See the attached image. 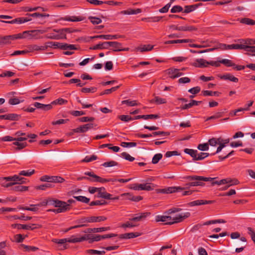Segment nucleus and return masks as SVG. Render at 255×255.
Wrapping results in <instances>:
<instances>
[{"label": "nucleus", "instance_id": "obj_57", "mask_svg": "<svg viewBox=\"0 0 255 255\" xmlns=\"http://www.w3.org/2000/svg\"><path fill=\"white\" fill-rule=\"evenodd\" d=\"M117 165H118V163L114 160L106 162L102 164V166L105 167H112Z\"/></svg>", "mask_w": 255, "mask_h": 255}, {"label": "nucleus", "instance_id": "obj_18", "mask_svg": "<svg viewBox=\"0 0 255 255\" xmlns=\"http://www.w3.org/2000/svg\"><path fill=\"white\" fill-rule=\"evenodd\" d=\"M93 237L92 234H85L83 236L81 237H76V236H74V243H80L84 241L88 240L89 242L92 240V238Z\"/></svg>", "mask_w": 255, "mask_h": 255}, {"label": "nucleus", "instance_id": "obj_31", "mask_svg": "<svg viewBox=\"0 0 255 255\" xmlns=\"http://www.w3.org/2000/svg\"><path fill=\"white\" fill-rule=\"evenodd\" d=\"M141 12V9L140 8H136V9H131L129 8L127 10L122 11L121 12L122 13L124 14H136L138 13H139Z\"/></svg>", "mask_w": 255, "mask_h": 255}, {"label": "nucleus", "instance_id": "obj_63", "mask_svg": "<svg viewBox=\"0 0 255 255\" xmlns=\"http://www.w3.org/2000/svg\"><path fill=\"white\" fill-rule=\"evenodd\" d=\"M122 157L125 159L129 161H133L134 160V158L131 156L128 153L124 152L121 153Z\"/></svg>", "mask_w": 255, "mask_h": 255}, {"label": "nucleus", "instance_id": "obj_16", "mask_svg": "<svg viewBox=\"0 0 255 255\" xmlns=\"http://www.w3.org/2000/svg\"><path fill=\"white\" fill-rule=\"evenodd\" d=\"M149 212H144L135 215V217L130 218L129 221L132 222H139L144 220L147 216H149Z\"/></svg>", "mask_w": 255, "mask_h": 255}, {"label": "nucleus", "instance_id": "obj_52", "mask_svg": "<svg viewBox=\"0 0 255 255\" xmlns=\"http://www.w3.org/2000/svg\"><path fill=\"white\" fill-rule=\"evenodd\" d=\"M209 154L205 152H200L199 154L197 153L195 160H201L204 159L205 158L208 157Z\"/></svg>", "mask_w": 255, "mask_h": 255}, {"label": "nucleus", "instance_id": "obj_23", "mask_svg": "<svg viewBox=\"0 0 255 255\" xmlns=\"http://www.w3.org/2000/svg\"><path fill=\"white\" fill-rule=\"evenodd\" d=\"M33 105L35 108L42 109L44 111H48L52 108V106L51 104L45 105L38 102H35Z\"/></svg>", "mask_w": 255, "mask_h": 255}, {"label": "nucleus", "instance_id": "obj_37", "mask_svg": "<svg viewBox=\"0 0 255 255\" xmlns=\"http://www.w3.org/2000/svg\"><path fill=\"white\" fill-rule=\"evenodd\" d=\"M202 94L203 96H215L219 97L221 93H220L218 91L213 92L212 91L205 90V91H203L202 92Z\"/></svg>", "mask_w": 255, "mask_h": 255}, {"label": "nucleus", "instance_id": "obj_8", "mask_svg": "<svg viewBox=\"0 0 255 255\" xmlns=\"http://www.w3.org/2000/svg\"><path fill=\"white\" fill-rule=\"evenodd\" d=\"M25 11H32L37 10V12H34L32 14L27 13L26 16H50L49 14L41 13L44 11V9L41 7H34L33 8H30L29 7H25L24 8Z\"/></svg>", "mask_w": 255, "mask_h": 255}, {"label": "nucleus", "instance_id": "obj_36", "mask_svg": "<svg viewBox=\"0 0 255 255\" xmlns=\"http://www.w3.org/2000/svg\"><path fill=\"white\" fill-rule=\"evenodd\" d=\"M221 79L224 80H228L232 82H238L239 80L237 78L235 77L234 76L231 74H227L226 75H223L221 77Z\"/></svg>", "mask_w": 255, "mask_h": 255}, {"label": "nucleus", "instance_id": "obj_24", "mask_svg": "<svg viewBox=\"0 0 255 255\" xmlns=\"http://www.w3.org/2000/svg\"><path fill=\"white\" fill-rule=\"evenodd\" d=\"M41 226L38 224H32L29 225H22L20 224V229L27 230H33L35 229H38L41 228Z\"/></svg>", "mask_w": 255, "mask_h": 255}, {"label": "nucleus", "instance_id": "obj_7", "mask_svg": "<svg viewBox=\"0 0 255 255\" xmlns=\"http://www.w3.org/2000/svg\"><path fill=\"white\" fill-rule=\"evenodd\" d=\"M40 181L47 182L62 183L64 179L60 176L44 175L40 177Z\"/></svg>", "mask_w": 255, "mask_h": 255}, {"label": "nucleus", "instance_id": "obj_27", "mask_svg": "<svg viewBox=\"0 0 255 255\" xmlns=\"http://www.w3.org/2000/svg\"><path fill=\"white\" fill-rule=\"evenodd\" d=\"M119 37V36L117 35H96L91 38L92 39L94 38H100V39H104L106 40H112L114 39H117Z\"/></svg>", "mask_w": 255, "mask_h": 255}, {"label": "nucleus", "instance_id": "obj_29", "mask_svg": "<svg viewBox=\"0 0 255 255\" xmlns=\"http://www.w3.org/2000/svg\"><path fill=\"white\" fill-rule=\"evenodd\" d=\"M201 101H196L194 100H192L190 101V102L189 104H186L181 107L182 110H186L191 108L194 106H198L200 103H201Z\"/></svg>", "mask_w": 255, "mask_h": 255}, {"label": "nucleus", "instance_id": "obj_53", "mask_svg": "<svg viewBox=\"0 0 255 255\" xmlns=\"http://www.w3.org/2000/svg\"><path fill=\"white\" fill-rule=\"evenodd\" d=\"M74 198H75L77 201L85 203H88L90 201L89 198L83 196H74Z\"/></svg>", "mask_w": 255, "mask_h": 255}, {"label": "nucleus", "instance_id": "obj_42", "mask_svg": "<svg viewBox=\"0 0 255 255\" xmlns=\"http://www.w3.org/2000/svg\"><path fill=\"white\" fill-rule=\"evenodd\" d=\"M13 144L17 146V147H16V149L17 150L22 149L27 145L26 142H20L18 141H15V142H14L13 143Z\"/></svg>", "mask_w": 255, "mask_h": 255}, {"label": "nucleus", "instance_id": "obj_35", "mask_svg": "<svg viewBox=\"0 0 255 255\" xmlns=\"http://www.w3.org/2000/svg\"><path fill=\"white\" fill-rule=\"evenodd\" d=\"M140 190L151 191L153 189V184L149 183L139 184Z\"/></svg>", "mask_w": 255, "mask_h": 255}, {"label": "nucleus", "instance_id": "obj_40", "mask_svg": "<svg viewBox=\"0 0 255 255\" xmlns=\"http://www.w3.org/2000/svg\"><path fill=\"white\" fill-rule=\"evenodd\" d=\"M184 151L185 153L189 154L192 157H193V159L194 160H195V158L197 153V151L196 150L185 148Z\"/></svg>", "mask_w": 255, "mask_h": 255}, {"label": "nucleus", "instance_id": "obj_64", "mask_svg": "<svg viewBox=\"0 0 255 255\" xmlns=\"http://www.w3.org/2000/svg\"><path fill=\"white\" fill-rule=\"evenodd\" d=\"M183 10V8L180 5H175L172 7L171 9V12L172 13H176L182 11Z\"/></svg>", "mask_w": 255, "mask_h": 255}, {"label": "nucleus", "instance_id": "obj_19", "mask_svg": "<svg viewBox=\"0 0 255 255\" xmlns=\"http://www.w3.org/2000/svg\"><path fill=\"white\" fill-rule=\"evenodd\" d=\"M111 228L110 227H101V228H88L85 231H84V233H99L102 232L104 231H106L110 230Z\"/></svg>", "mask_w": 255, "mask_h": 255}, {"label": "nucleus", "instance_id": "obj_30", "mask_svg": "<svg viewBox=\"0 0 255 255\" xmlns=\"http://www.w3.org/2000/svg\"><path fill=\"white\" fill-rule=\"evenodd\" d=\"M192 41V39H177L168 40L165 42V44H176V43H189Z\"/></svg>", "mask_w": 255, "mask_h": 255}, {"label": "nucleus", "instance_id": "obj_6", "mask_svg": "<svg viewBox=\"0 0 255 255\" xmlns=\"http://www.w3.org/2000/svg\"><path fill=\"white\" fill-rule=\"evenodd\" d=\"M52 205L58 208L54 209H49L47 210L48 212H53L56 214H58L67 211V208L66 207L63 206L61 203V201L60 200L55 199L54 202H52Z\"/></svg>", "mask_w": 255, "mask_h": 255}, {"label": "nucleus", "instance_id": "obj_17", "mask_svg": "<svg viewBox=\"0 0 255 255\" xmlns=\"http://www.w3.org/2000/svg\"><path fill=\"white\" fill-rule=\"evenodd\" d=\"M16 39V37L15 34L0 37V45L9 44L11 42V41Z\"/></svg>", "mask_w": 255, "mask_h": 255}, {"label": "nucleus", "instance_id": "obj_61", "mask_svg": "<svg viewBox=\"0 0 255 255\" xmlns=\"http://www.w3.org/2000/svg\"><path fill=\"white\" fill-rule=\"evenodd\" d=\"M197 148L201 151H206L209 149V144L208 143H204L202 144H199Z\"/></svg>", "mask_w": 255, "mask_h": 255}, {"label": "nucleus", "instance_id": "obj_49", "mask_svg": "<svg viewBox=\"0 0 255 255\" xmlns=\"http://www.w3.org/2000/svg\"><path fill=\"white\" fill-rule=\"evenodd\" d=\"M245 45L233 44L228 45V50L230 49H244Z\"/></svg>", "mask_w": 255, "mask_h": 255}, {"label": "nucleus", "instance_id": "obj_55", "mask_svg": "<svg viewBox=\"0 0 255 255\" xmlns=\"http://www.w3.org/2000/svg\"><path fill=\"white\" fill-rule=\"evenodd\" d=\"M35 172V170L34 169L33 170H28L27 171H25V170H22V171H21L19 174L20 175H23V176H31V175L33 174Z\"/></svg>", "mask_w": 255, "mask_h": 255}, {"label": "nucleus", "instance_id": "obj_15", "mask_svg": "<svg viewBox=\"0 0 255 255\" xmlns=\"http://www.w3.org/2000/svg\"><path fill=\"white\" fill-rule=\"evenodd\" d=\"M31 20V18H27V17L24 18L23 17H19L14 19L9 20V21H4V20H0V22L6 23H10V24H21L29 21Z\"/></svg>", "mask_w": 255, "mask_h": 255}, {"label": "nucleus", "instance_id": "obj_43", "mask_svg": "<svg viewBox=\"0 0 255 255\" xmlns=\"http://www.w3.org/2000/svg\"><path fill=\"white\" fill-rule=\"evenodd\" d=\"M137 226L138 225L135 224L132 221H130L129 220V221H128L125 223L122 224L121 227L125 229L127 228H133L137 227Z\"/></svg>", "mask_w": 255, "mask_h": 255}, {"label": "nucleus", "instance_id": "obj_51", "mask_svg": "<svg viewBox=\"0 0 255 255\" xmlns=\"http://www.w3.org/2000/svg\"><path fill=\"white\" fill-rule=\"evenodd\" d=\"M220 63L225 65L227 67H233L234 66H235V64L233 63L231 60L226 59H224L220 60Z\"/></svg>", "mask_w": 255, "mask_h": 255}, {"label": "nucleus", "instance_id": "obj_12", "mask_svg": "<svg viewBox=\"0 0 255 255\" xmlns=\"http://www.w3.org/2000/svg\"><path fill=\"white\" fill-rule=\"evenodd\" d=\"M52 242L58 244L63 245V249H67V245H65L66 243H75L74 235L72 236L70 238H64L62 239H53Z\"/></svg>", "mask_w": 255, "mask_h": 255}, {"label": "nucleus", "instance_id": "obj_38", "mask_svg": "<svg viewBox=\"0 0 255 255\" xmlns=\"http://www.w3.org/2000/svg\"><path fill=\"white\" fill-rule=\"evenodd\" d=\"M238 20L240 21V22L242 23L246 24L247 25H254L255 24V20L247 17H244L241 19H238Z\"/></svg>", "mask_w": 255, "mask_h": 255}, {"label": "nucleus", "instance_id": "obj_34", "mask_svg": "<svg viewBox=\"0 0 255 255\" xmlns=\"http://www.w3.org/2000/svg\"><path fill=\"white\" fill-rule=\"evenodd\" d=\"M104 147H108V148L112 150L113 151H114L115 152H118L120 149V148L119 146H112V144H110V143L103 144L99 146L100 148H103Z\"/></svg>", "mask_w": 255, "mask_h": 255}, {"label": "nucleus", "instance_id": "obj_20", "mask_svg": "<svg viewBox=\"0 0 255 255\" xmlns=\"http://www.w3.org/2000/svg\"><path fill=\"white\" fill-rule=\"evenodd\" d=\"M208 61L203 58L197 59L195 60L192 65L199 68L206 67Z\"/></svg>", "mask_w": 255, "mask_h": 255}, {"label": "nucleus", "instance_id": "obj_21", "mask_svg": "<svg viewBox=\"0 0 255 255\" xmlns=\"http://www.w3.org/2000/svg\"><path fill=\"white\" fill-rule=\"evenodd\" d=\"M213 202V201L211 200H198L189 203L188 205L190 206H199L211 204Z\"/></svg>", "mask_w": 255, "mask_h": 255}, {"label": "nucleus", "instance_id": "obj_45", "mask_svg": "<svg viewBox=\"0 0 255 255\" xmlns=\"http://www.w3.org/2000/svg\"><path fill=\"white\" fill-rule=\"evenodd\" d=\"M223 140L221 139V138H212L211 139H210L208 141V144H210L211 146H216L218 143L222 142Z\"/></svg>", "mask_w": 255, "mask_h": 255}, {"label": "nucleus", "instance_id": "obj_50", "mask_svg": "<svg viewBox=\"0 0 255 255\" xmlns=\"http://www.w3.org/2000/svg\"><path fill=\"white\" fill-rule=\"evenodd\" d=\"M73 131L74 132H86L88 131V129L86 127H85V125H84L83 126H80L79 127L73 129Z\"/></svg>", "mask_w": 255, "mask_h": 255}, {"label": "nucleus", "instance_id": "obj_2", "mask_svg": "<svg viewBox=\"0 0 255 255\" xmlns=\"http://www.w3.org/2000/svg\"><path fill=\"white\" fill-rule=\"evenodd\" d=\"M25 178L19 177L18 175L0 178V184L3 186L8 187L16 184H22L25 182Z\"/></svg>", "mask_w": 255, "mask_h": 255}, {"label": "nucleus", "instance_id": "obj_10", "mask_svg": "<svg viewBox=\"0 0 255 255\" xmlns=\"http://www.w3.org/2000/svg\"><path fill=\"white\" fill-rule=\"evenodd\" d=\"M85 174L86 175H88L89 176H91L93 178H96L97 180V182H100V183H105V182H116L118 181L117 180L118 179L116 178H109V179H105L103 178L96 174H95L94 173L91 172H86L85 173Z\"/></svg>", "mask_w": 255, "mask_h": 255}, {"label": "nucleus", "instance_id": "obj_44", "mask_svg": "<svg viewBox=\"0 0 255 255\" xmlns=\"http://www.w3.org/2000/svg\"><path fill=\"white\" fill-rule=\"evenodd\" d=\"M54 200L55 199H53L48 198V199H47L46 200V199L44 200L41 202L37 204V205L39 207H41V206H46L48 204L52 205V202H54Z\"/></svg>", "mask_w": 255, "mask_h": 255}, {"label": "nucleus", "instance_id": "obj_4", "mask_svg": "<svg viewBox=\"0 0 255 255\" xmlns=\"http://www.w3.org/2000/svg\"><path fill=\"white\" fill-rule=\"evenodd\" d=\"M44 31L34 30L30 31H25L22 33L16 34V39L28 38L29 39H38L40 38V34L44 32Z\"/></svg>", "mask_w": 255, "mask_h": 255}, {"label": "nucleus", "instance_id": "obj_26", "mask_svg": "<svg viewBox=\"0 0 255 255\" xmlns=\"http://www.w3.org/2000/svg\"><path fill=\"white\" fill-rule=\"evenodd\" d=\"M109 44H110L109 41L99 43V44H98L93 47H90V49L97 50V49H108Z\"/></svg>", "mask_w": 255, "mask_h": 255}, {"label": "nucleus", "instance_id": "obj_14", "mask_svg": "<svg viewBox=\"0 0 255 255\" xmlns=\"http://www.w3.org/2000/svg\"><path fill=\"white\" fill-rule=\"evenodd\" d=\"M77 222L80 224L78 225H75L74 226H72V227H70L69 228H68V229H67L65 232H68L72 229H76V228H81V227L86 226V225H85V224L90 223L89 217L82 218L81 219L77 220Z\"/></svg>", "mask_w": 255, "mask_h": 255}, {"label": "nucleus", "instance_id": "obj_9", "mask_svg": "<svg viewBox=\"0 0 255 255\" xmlns=\"http://www.w3.org/2000/svg\"><path fill=\"white\" fill-rule=\"evenodd\" d=\"M239 183V181L238 180L236 179H232L231 178H226L223 179L220 181L214 180L212 182V184L213 185L217 184V185H222V184H228L229 186L237 185Z\"/></svg>", "mask_w": 255, "mask_h": 255}, {"label": "nucleus", "instance_id": "obj_11", "mask_svg": "<svg viewBox=\"0 0 255 255\" xmlns=\"http://www.w3.org/2000/svg\"><path fill=\"white\" fill-rule=\"evenodd\" d=\"M53 48H60L63 50H73L76 49L75 45L68 44L67 43H60L58 42H54Z\"/></svg>", "mask_w": 255, "mask_h": 255}, {"label": "nucleus", "instance_id": "obj_56", "mask_svg": "<svg viewBox=\"0 0 255 255\" xmlns=\"http://www.w3.org/2000/svg\"><path fill=\"white\" fill-rule=\"evenodd\" d=\"M118 118L125 122H128L133 120V118L128 115H121L118 117Z\"/></svg>", "mask_w": 255, "mask_h": 255}, {"label": "nucleus", "instance_id": "obj_1", "mask_svg": "<svg viewBox=\"0 0 255 255\" xmlns=\"http://www.w3.org/2000/svg\"><path fill=\"white\" fill-rule=\"evenodd\" d=\"M184 178L189 180H195V181L187 183L186 185L188 187L203 186L204 185V183L203 182V181H210L212 183L213 181H214L216 179V178L205 177L203 176L197 175L187 176L185 177Z\"/></svg>", "mask_w": 255, "mask_h": 255}, {"label": "nucleus", "instance_id": "obj_22", "mask_svg": "<svg viewBox=\"0 0 255 255\" xmlns=\"http://www.w3.org/2000/svg\"><path fill=\"white\" fill-rule=\"evenodd\" d=\"M140 234L137 232L128 233L120 235V238L123 239H129L137 237L140 236Z\"/></svg>", "mask_w": 255, "mask_h": 255}, {"label": "nucleus", "instance_id": "obj_3", "mask_svg": "<svg viewBox=\"0 0 255 255\" xmlns=\"http://www.w3.org/2000/svg\"><path fill=\"white\" fill-rule=\"evenodd\" d=\"M190 216L189 212H186L175 216L166 215L165 225H172L175 223H178L182 222L184 219L188 218Z\"/></svg>", "mask_w": 255, "mask_h": 255}, {"label": "nucleus", "instance_id": "obj_58", "mask_svg": "<svg viewBox=\"0 0 255 255\" xmlns=\"http://www.w3.org/2000/svg\"><path fill=\"white\" fill-rule=\"evenodd\" d=\"M120 86H117L116 87H112V88L110 89H107L105 90L104 91H103L102 93H101V95H105V94H110L112 92H113L115 91H116L117 89H118L120 88Z\"/></svg>", "mask_w": 255, "mask_h": 255}, {"label": "nucleus", "instance_id": "obj_59", "mask_svg": "<svg viewBox=\"0 0 255 255\" xmlns=\"http://www.w3.org/2000/svg\"><path fill=\"white\" fill-rule=\"evenodd\" d=\"M95 118L94 117H83L78 119V121L82 123L93 122Z\"/></svg>", "mask_w": 255, "mask_h": 255}, {"label": "nucleus", "instance_id": "obj_5", "mask_svg": "<svg viewBox=\"0 0 255 255\" xmlns=\"http://www.w3.org/2000/svg\"><path fill=\"white\" fill-rule=\"evenodd\" d=\"M69 31L68 28H63L60 29H53L52 32L48 33L45 37L47 38L51 39H60L66 38V33Z\"/></svg>", "mask_w": 255, "mask_h": 255}, {"label": "nucleus", "instance_id": "obj_47", "mask_svg": "<svg viewBox=\"0 0 255 255\" xmlns=\"http://www.w3.org/2000/svg\"><path fill=\"white\" fill-rule=\"evenodd\" d=\"M86 253L90 255H104L106 252L104 251H98L95 250H88L86 251Z\"/></svg>", "mask_w": 255, "mask_h": 255}, {"label": "nucleus", "instance_id": "obj_39", "mask_svg": "<svg viewBox=\"0 0 255 255\" xmlns=\"http://www.w3.org/2000/svg\"><path fill=\"white\" fill-rule=\"evenodd\" d=\"M84 17H64L61 20L69 21H80L84 20Z\"/></svg>", "mask_w": 255, "mask_h": 255}, {"label": "nucleus", "instance_id": "obj_25", "mask_svg": "<svg viewBox=\"0 0 255 255\" xmlns=\"http://www.w3.org/2000/svg\"><path fill=\"white\" fill-rule=\"evenodd\" d=\"M108 48L112 47L114 51H121L122 44L116 41H109Z\"/></svg>", "mask_w": 255, "mask_h": 255}, {"label": "nucleus", "instance_id": "obj_48", "mask_svg": "<svg viewBox=\"0 0 255 255\" xmlns=\"http://www.w3.org/2000/svg\"><path fill=\"white\" fill-rule=\"evenodd\" d=\"M154 46L150 44L144 45L142 47L138 48V50L140 52H145L151 50L153 48Z\"/></svg>", "mask_w": 255, "mask_h": 255}, {"label": "nucleus", "instance_id": "obj_41", "mask_svg": "<svg viewBox=\"0 0 255 255\" xmlns=\"http://www.w3.org/2000/svg\"><path fill=\"white\" fill-rule=\"evenodd\" d=\"M162 17H146L141 19V21L146 22H158Z\"/></svg>", "mask_w": 255, "mask_h": 255}, {"label": "nucleus", "instance_id": "obj_28", "mask_svg": "<svg viewBox=\"0 0 255 255\" xmlns=\"http://www.w3.org/2000/svg\"><path fill=\"white\" fill-rule=\"evenodd\" d=\"M188 187L183 188L181 187H169L167 189L163 190V193H171L176 192H178L181 190H183L185 189H187Z\"/></svg>", "mask_w": 255, "mask_h": 255}, {"label": "nucleus", "instance_id": "obj_33", "mask_svg": "<svg viewBox=\"0 0 255 255\" xmlns=\"http://www.w3.org/2000/svg\"><path fill=\"white\" fill-rule=\"evenodd\" d=\"M90 223H97L106 221L107 218L104 216H91L89 217Z\"/></svg>", "mask_w": 255, "mask_h": 255}, {"label": "nucleus", "instance_id": "obj_54", "mask_svg": "<svg viewBox=\"0 0 255 255\" xmlns=\"http://www.w3.org/2000/svg\"><path fill=\"white\" fill-rule=\"evenodd\" d=\"M162 154L161 153L155 154L152 158V163L153 164L157 163L162 158Z\"/></svg>", "mask_w": 255, "mask_h": 255}, {"label": "nucleus", "instance_id": "obj_60", "mask_svg": "<svg viewBox=\"0 0 255 255\" xmlns=\"http://www.w3.org/2000/svg\"><path fill=\"white\" fill-rule=\"evenodd\" d=\"M67 101L66 100H64L63 99H62V98H59V99H58L54 101H53L52 103H51V105L53 104V105H56V104H59V105H64V104H67Z\"/></svg>", "mask_w": 255, "mask_h": 255}, {"label": "nucleus", "instance_id": "obj_32", "mask_svg": "<svg viewBox=\"0 0 255 255\" xmlns=\"http://www.w3.org/2000/svg\"><path fill=\"white\" fill-rule=\"evenodd\" d=\"M46 47H43V46H39L36 44L31 45L28 47V52H33L34 51H44L45 50Z\"/></svg>", "mask_w": 255, "mask_h": 255}, {"label": "nucleus", "instance_id": "obj_13", "mask_svg": "<svg viewBox=\"0 0 255 255\" xmlns=\"http://www.w3.org/2000/svg\"><path fill=\"white\" fill-rule=\"evenodd\" d=\"M166 71L167 74L171 79H175L183 75V73L181 72L179 69L171 68L168 69Z\"/></svg>", "mask_w": 255, "mask_h": 255}, {"label": "nucleus", "instance_id": "obj_62", "mask_svg": "<svg viewBox=\"0 0 255 255\" xmlns=\"http://www.w3.org/2000/svg\"><path fill=\"white\" fill-rule=\"evenodd\" d=\"M28 187L25 186L18 185L13 187V190L16 191H25L28 190Z\"/></svg>", "mask_w": 255, "mask_h": 255}, {"label": "nucleus", "instance_id": "obj_46", "mask_svg": "<svg viewBox=\"0 0 255 255\" xmlns=\"http://www.w3.org/2000/svg\"><path fill=\"white\" fill-rule=\"evenodd\" d=\"M75 202V200L72 199L68 200L67 202L61 201V203L63 206H65L67 208V211H69L71 209V205Z\"/></svg>", "mask_w": 255, "mask_h": 255}]
</instances>
